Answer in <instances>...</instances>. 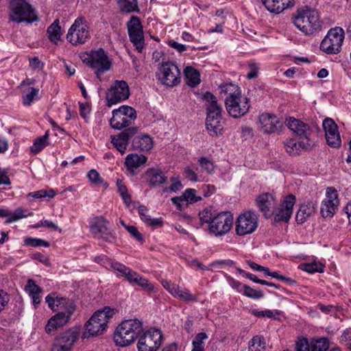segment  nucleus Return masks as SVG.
<instances>
[{
	"label": "nucleus",
	"mask_w": 351,
	"mask_h": 351,
	"mask_svg": "<svg viewBox=\"0 0 351 351\" xmlns=\"http://www.w3.org/2000/svg\"><path fill=\"white\" fill-rule=\"evenodd\" d=\"M328 145L332 147H338L341 144L338 127L333 119L326 118L322 123Z\"/></svg>",
	"instance_id": "4be33fe9"
},
{
	"label": "nucleus",
	"mask_w": 351,
	"mask_h": 351,
	"mask_svg": "<svg viewBox=\"0 0 351 351\" xmlns=\"http://www.w3.org/2000/svg\"><path fill=\"white\" fill-rule=\"evenodd\" d=\"M9 300L10 297L8 293L3 290H0V312L4 309Z\"/></svg>",
	"instance_id": "69168bd1"
},
{
	"label": "nucleus",
	"mask_w": 351,
	"mask_h": 351,
	"mask_svg": "<svg viewBox=\"0 0 351 351\" xmlns=\"http://www.w3.org/2000/svg\"><path fill=\"white\" fill-rule=\"evenodd\" d=\"M186 84L191 87H195L200 83L199 73L191 66H186L184 71Z\"/></svg>",
	"instance_id": "72a5a7b5"
},
{
	"label": "nucleus",
	"mask_w": 351,
	"mask_h": 351,
	"mask_svg": "<svg viewBox=\"0 0 351 351\" xmlns=\"http://www.w3.org/2000/svg\"><path fill=\"white\" fill-rule=\"evenodd\" d=\"M24 243L25 245L31 247L44 246L45 247H48L49 246V243L48 241L41 239L32 237H25L24 239Z\"/></svg>",
	"instance_id": "8fccbe9b"
},
{
	"label": "nucleus",
	"mask_w": 351,
	"mask_h": 351,
	"mask_svg": "<svg viewBox=\"0 0 351 351\" xmlns=\"http://www.w3.org/2000/svg\"><path fill=\"white\" fill-rule=\"evenodd\" d=\"M171 181L172 182L170 187L169 188H164L163 192H173L176 193L177 191H180L182 188V184L181 183V181L177 178H171Z\"/></svg>",
	"instance_id": "bf43d9fd"
},
{
	"label": "nucleus",
	"mask_w": 351,
	"mask_h": 351,
	"mask_svg": "<svg viewBox=\"0 0 351 351\" xmlns=\"http://www.w3.org/2000/svg\"><path fill=\"white\" fill-rule=\"evenodd\" d=\"M45 302L47 303L49 308L53 311L62 310L73 314L75 311V305L72 300L66 298L60 297L56 292L48 294L45 298Z\"/></svg>",
	"instance_id": "6ab92c4d"
},
{
	"label": "nucleus",
	"mask_w": 351,
	"mask_h": 351,
	"mask_svg": "<svg viewBox=\"0 0 351 351\" xmlns=\"http://www.w3.org/2000/svg\"><path fill=\"white\" fill-rule=\"evenodd\" d=\"M48 132H47L43 136L36 138L30 147V152L34 154H37L41 152L47 145V140L48 138Z\"/></svg>",
	"instance_id": "79ce46f5"
},
{
	"label": "nucleus",
	"mask_w": 351,
	"mask_h": 351,
	"mask_svg": "<svg viewBox=\"0 0 351 351\" xmlns=\"http://www.w3.org/2000/svg\"><path fill=\"white\" fill-rule=\"evenodd\" d=\"M130 88L124 80H115L106 93V105L111 107L128 99L130 97Z\"/></svg>",
	"instance_id": "9b49d317"
},
{
	"label": "nucleus",
	"mask_w": 351,
	"mask_h": 351,
	"mask_svg": "<svg viewBox=\"0 0 351 351\" xmlns=\"http://www.w3.org/2000/svg\"><path fill=\"white\" fill-rule=\"evenodd\" d=\"M80 331L76 328H71L60 332L53 340L51 351H71L75 343L78 339Z\"/></svg>",
	"instance_id": "ddd939ff"
},
{
	"label": "nucleus",
	"mask_w": 351,
	"mask_h": 351,
	"mask_svg": "<svg viewBox=\"0 0 351 351\" xmlns=\"http://www.w3.org/2000/svg\"><path fill=\"white\" fill-rule=\"evenodd\" d=\"M339 205L337 191L333 187H328L326 191V197L322 200L320 213L324 218H332Z\"/></svg>",
	"instance_id": "f3484780"
},
{
	"label": "nucleus",
	"mask_w": 351,
	"mask_h": 351,
	"mask_svg": "<svg viewBox=\"0 0 351 351\" xmlns=\"http://www.w3.org/2000/svg\"><path fill=\"white\" fill-rule=\"evenodd\" d=\"M129 269V267L118 262H114V263L113 264V267L112 268V269H114L116 271H117L119 276H125V274H127V272Z\"/></svg>",
	"instance_id": "0e129e2a"
},
{
	"label": "nucleus",
	"mask_w": 351,
	"mask_h": 351,
	"mask_svg": "<svg viewBox=\"0 0 351 351\" xmlns=\"http://www.w3.org/2000/svg\"><path fill=\"white\" fill-rule=\"evenodd\" d=\"M116 310L105 306L94 313L85 324L83 338H89L102 334L108 328V324L115 314Z\"/></svg>",
	"instance_id": "7ed1b4c3"
},
{
	"label": "nucleus",
	"mask_w": 351,
	"mask_h": 351,
	"mask_svg": "<svg viewBox=\"0 0 351 351\" xmlns=\"http://www.w3.org/2000/svg\"><path fill=\"white\" fill-rule=\"evenodd\" d=\"M112 113L110 125L116 130H121L130 125L136 119L135 109L128 106H121L113 110Z\"/></svg>",
	"instance_id": "9d476101"
},
{
	"label": "nucleus",
	"mask_w": 351,
	"mask_h": 351,
	"mask_svg": "<svg viewBox=\"0 0 351 351\" xmlns=\"http://www.w3.org/2000/svg\"><path fill=\"white\" fill-rule=\"evenodd\" d=\"M117 184L118 187V191L121 196L124 203L127 205V206H129V205L131 204L132 198L130 195L128 193V189L125 185L121 180H117Z\"/></svg>",
	"instance_id": "09e8293b"
},
{
	"label": "nucleus",
	"mask_w": 351,
	"mask_h": 351,
	"mask_svg": "<svg viewBox=\"0 0 351 351\" xmlns=\"http://www.w3.org/2000/svg\"><path fill=\"white\" fill-rule=\"evenodd\" d=\"M310 342L306 338H300L295 343V351H310Z\"/></svg>",
	"instance_id": "4d7b16f0"
},
{
	"label": "nucleus",
	"mask_w": 351,
	"mask_h": 351,
	"mask_svg": "<svg viewBox=\"0 0 351 351\" xmlns=\"http://www.w3.org/2000/svg\"><path fill=\"white\" fill-rule=\"evenodd\" d=\"M90 37V27L84 16H80L75 19L66 36L68 42L73 46L85 44Z\"/></svg>",
	"instance_id": "0eeeda50"
},
{
	"label": "nucleus",
	"mask_w": 351,
	"mask_h": 351,
	"mask_svg": "<svg viewBox=\"0 0 351 351\" xmlns=\"http://www.w3.org/2000/svg\"><path fill=\"white\" fill-rule=\"evenodd\" d=\"M310 351H326L329 348L327 338L313 339L310 341Z\"/></svg>",
	"instance_id": "a19ab883"
},
{
	"label": "nucleus",
	"mask_w": 351,
	"mask_h": 351,
	"mask_svg": "<svg viewBox=\"0 0 351 351\" xmlns=\"http://www.w3.org/2000/svg\"><path fill=\"white\" fill-rule=\"evenodd\" d=\"M163 341L162 331L158 328H150L139 338L138 351H157Z\"/></svg>",
	"instance_id": "f8f14e48"
},
{
	"label": "nucleus",
	"mask_w": 351,
	"mask_h": 351,
	"mask_svg": "<svg viewBox=\"0 0 351 351\" xmlns=\"http://www.w3.org/2000/svg\"><path fill=\"white\" fill-rule=\"evenodd\" d=\"M258 227V217L252 211H247L239 215L235 230L239 236H245L254 232Z\"/></svg>",
	"instance_id": "2eb2a0df"
},
{
	"label": "nucleus",
	"mask_w": 351,
	"mask_h": 351,
	"mask_svg": "<svg viewBox=\"0 0 351 351\" xmlns=\"http://www.w3.org/2000/svg\"><path fill=\"white\" fill-rule=\"evenodd\" d=\"M248 66L250 71L247 74V77L248 79H253L257 77L259 71L258 64L254 62H250Z\"/></svg>",
	"instance_id": "680f3d73"
},
{
	"label": "nucleus",
	"mask_w": 351,
	"mask_h": 351,
	"mask_svg": "<svg viewBox=\"0 0 351 351\" xmlns=\"http://www.w3.org/2000/svg\"><path fill=\"white\" fill-rule=\"evenodd\" d=\"M214 216L210 210L204 209L199 213V219L202 223L210 225V221L214 219Z\"/></svg>",
	"instance_id": "13d9d810"
},
{
	"label": "nucleus",
	"mask_w": 351,
	"mask_h": 351,
	"mask_svg": "<svg viewBox=\"0 0 351 351\" xmlns=\"http://www.w3.org/2000/svg\"><path fill=\"white\" fill-rule=\"evenodd\" d=\"M48 38L49 40L55 44L60 40L61 37V27L59 25V20L56 19L47 28Z\"/></svg>",
	"instance_id": "c9c22d12"
},
{
	"label": "nucleus",
	"mask_w": 351,
	"mask_h": 351,
	"mask_svg": "<svg viewBox=\"0 0 351 351\" xmlns=\"http://www.w3.org/2000/svg\"><path fill=\"white\" fill-rule=\"evenodd\" d=\"M8 16L10 21L18 24L38 21L34 8L27 0H9Z\"/></svg>",
	"instance_id": "20e7f679"
},
{
	"label": "nucleus",
	"mask_w": 351,
	"mask_h": 351,
	"mask_svg": "<svg viewBox=\"0 0 351 351\" xmlns=\"http://www.w3.org/2000/svg\"><path fill=\"white\" fill-rule=\"evenodd\" d=\"M97 239H101L108 243H114L116 241L117 237L115 234L110 231L106 226L105 230H103V232H101Z\"/></svg>",
	"instance_id": "6e6d98bb"
},
{
	"label": "nucleus",
	"mask_w": 351,
	"mask_h": 351,
	"mask_svg": "<svg viewBox=\"0 0 351 351\" xmlns=\"http://www.w3.org/2000/svg\"><path fill=\"white\" fill-rule=\"evenodd\" d=\"M266 342L261 336H255L249 343V351H265Z\"/></svg>",
	"instance_id": "37998d69"
},
{
	"label": "nucleus",
	"mask_w": 351,
	"mask_h": 351,
	"mask_svg": "<svg viewBox=\"0 0 351 351\" xmlns=\"http://www.w3.org/2000/svg\"><path fill=\"white\" fill-rule=\"evenodd\" d=\"M242 293L252 299H259L263 297V293L261 291L254 289L247 285L245 286Z\"/></svg>",
	"instance_id": "603ef678"
},
{
	"label": "nucleus",
	"mask_w": 351,
	"mask_h": 351,
	"mask_svg": "<svg viewBox=\"0 0 351 351\" xmlns=\"http://www.w3.org/2000/svg\"><path fill=\"white\" fill-rule=\"evenodd\" d=\"M230 285L234 289H236L238 292H243L245 285H243L238 280H234L232 278H230L228 280Z\"/></svg>",
	"instance_id": "338daca9"
},
{
	"label": "nucleus",
	"mask_w": 351,
	"mask_h": 351,
	"mask_svg": "<svg viewBox=\"0 0 351 351\" xmlns=\"http://www.w3.org/2000/svg\"><path fill=\"white\" fill-rule=\"evenodd\" d=\"M225 105L228 114L234 118L243 117L250 107L249 99L241 95L236 99H225Z\"/></svg>",
	"instance_id": "a211bd4d"
},
{
	"label": "nucleus",
	"mask_w": 351,
	"mask_h": 351,
	"mask_svg": "<svg viewBox=\"0 0 351 351\" xmlns=\"http://www.w3.org/2000/svg\"><path fill=\"white\" fill-rule=\"evenodd\" d=\"M108 221L104 217H99L97 221L90 226V230L95 238H97L99 235L105 230Z\"/></svg>",
	"instance_id": "ea45409f"
},
{
	"label": "nucleus",
	"mask_w": 351,
	"mask_h": 351,
	"mask_svg": "<svg viewBox=\"0 0 351 351\" xmlns=\"http://www.w3.org/2000/svg\"><path fill=\"white\" fill-rule=\"evenodd\" d=\"M265 8L271 13L279 14L294 5V0H261Z\"/></svg>",
	"instance_id": "cd10ccee"
},
{
	"label": "nucleus",
	"mask_w": 351,
	"mask_h": 351,
	"mask_svg": "<svg viewBox=\"0 0 351 351\" xmlns=\"http://www.w3.org/2000/svg\"><path fill=\"white\" fill-rule=\"evenodd\" d=\"M154 142L152 138L147 134H140L135 136L132 141L134 149L142 152H148L153 147Z\"/></svg>",
	"instance_id": "2f4dec72"
},
{
	"label": "nucleus",
	"mask_w": 351,
	"mask_h": 351,
	"mask_svg": "<svg viewBox=\"0 0 351 351\" xmlns=\"http://www.w3.org/2000/svg\"><path fill=\"white\" fill-rule=\"evenodd\" d=\"M293 25L305 36H312L322 29L319 12L308 6L298 8L293 14Z\"/></svg>",
	"instance_id": "f257e3e1"
},
{
	"label": "nucleus",
	"mask_w": 351,
	"mask_h": 351,
	"mask_svg": "<svg viewBox=\"0 0 351 351\" xmlns=\"http://www.w3.org/2000/svg\"><path fill=\"white\" fill-rule=\"evenodd\" d=\"M87 176L89 180L93 184H100L103 183V179L100 177L99 173L95 169L89 171Z\"/></svg>",
	"instance_id": "052dcab7"
},
{
	"label": "nucleus",
	"mask_w": 351,
	"mask_h": 351,
	"mask_svg": "<svg viewBox=\"0 0 351 351\" xmlns=\"http://www.w3.org/2000/svg\"><path fill=\"white\" fill-rule=\"evenodd\" d=\"M221 90L228 95L225 99H236L241 95L240 88L233 83L226 84L221 86Z\"/></svg>",
	"instance_id": "e433bc0d"
},
{
	"label": "nucleus",
	"mask_w": 351,
	"mask_h": 351,
	"mask_svg": "<svg viewBox=\"0 0 351 351\" xmlns=\"http://www.w3.org/2000/svg\"><path fill=\"white\" fill-rule=\"evenodd\" d=\"M344 35V31L340 27L330 29L320 44V49L328 54L339 53L341 50Z\"/></svg>",
	"instance_id": "6e6552de"
},
{
	"label": "nucleus",
	"mask_w": 351,
	"mask_h": 351,
	"mask_svg": "<svg viewBox=\"0 0 351 351\" xmlns=\"http://www.w3.org/2000/svg\"><path fill=\"white\" fill-rule=\"evenodd\" d=\"M287 126L295 133L300 140H305L307 142H313L311 140V136L313 128L307 123L293 117H289L286 119ZM316 130L317 127H314Z\"/></svg>",
	"instance_id": "aec40b11"
},
{
	"label": "nucleus",
	"mask_w": 351,
	"mask_h": 351,
	"mask_svg": "<svg viewBox=\"0 0 351 351\" xmlns=\"http://www.w3.org/2000/svg\"><path fill=\"white\" fill-rule=\"evenodd\" d=\"M121 12L131 13L139 12L137 0H117Z\"/></svg>",
	"instance_id": "f704fd0d"
},
{
	"label": "nucleus",
	"mask_w": 351,
	"mask_h": 351,
	"mask_svg": "<svg viewBox=\"0 0 351 351\" xmlns=\"http://www.w3.org/2000/svg\"><path fill=\"white\" fill-rule=\"evenodd\" d=\"M32 215V212H28L21 207H19L14 212L10 211V217L6 219L5 223H10Z\"/></svg>",
	"instance_id": "4c0bfd02"
},
{
	"label": "nucleus",
	"mask_w": 351,
	"mask_h": 351,
	"mask_svg": "<svg viewBox=\"0 0 351 351\" xmlns=\"http://www.w3.org/2000/svg\"><path fill=\"white\" fill-rule=\"evenodd\" d=\"M127 27L130 42L138 52H142L144 48V32L140 19L132 16L127 23Z\"/></svg>",
	"instance_id": "dca6fc26"
},
{
	"label": "nucleus",
	"mask_w": 351,
	"mask_h": 351,
	"mask_svg": "<svg viewBox=\"0 0 351 351\" xmlns=\"http://www.w3.org/2000/svg\"><path fill=\"white\" fill-rule=\"evenodd\" d=\"M323 265L322 264H318L317 263H306L303 265V270L309 273L313 274L315 272H322L323 271Z\"/></svg>",
	"instance_id": "5fc2aeb1"
},
{
	"label": "nucleus",
	"mask_w": 351,
	"mask_h": 351,
	"mask_svg": "<svg viewBox=\"0 0 351 351\" xmlns=\"http://www.w3.org/2000/svg\"><path fill=\"white\" fill-rule=\"evenodd\" d=\"M198 163L202 170L208 174H213L215 171L214 162L206 157H200L198 159Z\"/></svg>",
	"instance_id": "49530a36"
},
{
	"label": "nucleus",
	"mask_w": 351,
	"mask_h": 351,
	"mask_svg": "<svg viewBox=\"0 0 351 351\" xmlns=\"http://www.w3.org/2000/svg\"><path fill=\"white\" fill-rule=\"evenodd\" d=\"M39 89L31 87L23 94V104L25 106H29L33 101L37 97Z\"/></svg>",
	"instance_id": "c03bdc74"
},
{
	"label": "nucleus",
	"mask_w": 351,
	"mask_h": 351,
	"mask_svg": "<svg viewBox=\"0 0 351 351\" xmlns=\"http://www.w3.org/2000/svg\"><path fill=\"white\" fill-rule=\"evenodd\" d=\"M256 203L259 210L263 213L266 218H269L272 215L273 211L271 209L276 205L275 197L269 193L258 195L256 199Z\"/></svg>",
	"instance_id": "393cba45"
},
{
	"label": "nucleus",
	"mask_w": 351,
	"mask_h": 351,
	"mask_svg": "<svg viewBox=\"0 0 351 351\" xmlns=\"http://www.w3.org/2000/svg\"><path fill=\"white\" fill-rule=\"evenodd\" d=\"M196 190L193 189H187L182 194L184 202L189 204L197 202L202 199L200 196L196 195Z\"/></svg>",
	"instance_id": "de8ad7c7"
},
{
	"label": "nucleus",
	"mask_w": 351,
	"mask_h": 351,
	"mask_svg": "<svg viewBox=\"0 0 351 351\" xmlns=\"http://www.w3.org/2000/svg\"><path fill=\"white\" fill-rule=\"evenodd\" d=\"M204 99L208 103L206 107V129L210 135L217 136L221 134L223 130L221 122L222 108L217 104L215 96L211 93L206 92L204 95Z\"/></svg>",
	"instance_id": "39448f33"
},
{
	"label": "nucleus",
	"mask_w": 351,
	"mask_h": 351,
	"mask_svg": "<svg viewBox=\"0 0 351 351\" xmlns=\"http://www.w3.org/2000/svg\"><path fill=\"white\" fill-rule=\"evenodd\" d=\"M136 128H129L124 130L117 136H111V143L113 146L121 154H125L130 139L136 133Z\"/></svg>",
	"instance_id": "b1692460"
},
{
	"label": "nucleus",
	"mask_w": 351,
	"mask_h": 351,
	"mask_svg": "<svg viewBox=\"0 0 351 351\" xmlns=\"http://www.w3.org/2000/svg\"><path fill=\"white\" fill-rule=\"evenodd\" d=\"M162 285L172 295L175 293V291L178 286V285L171 283V282L167 281V280H162Z\"/></svg>",
	"instance_id": "774afa93"
},
{
	"label": "nucleus",
	"mask_w": 351,
	"mask_h": 351,
	"mask_svg": "<svg viewBox=\"0 0 351 351\" xmlns=\"http://www.w3.org/2000/svg\"><path fill=\"white\" fill-rule=\"evenodd\" d=\"M143 332V323L137 319L123 320L115 329L113 339L115 344L125 347L133 343Z\"/></svg>",
	"instance_id": "f03ea898"
},
{
	"label": "nucleus",
	"mask_w": 351,
	"mask_h": 351,
	"mask_svg": "<svg viewBox=\"0 0 351 351\" xmlns=\"http://www.w3.org/2000/svg\"><path fill=\"white\" fill-rule=\"evenodd\" d=\"M133 283L138 285L147 291H152L154 290V285L138 274V277H136Z\"/></svg>",
	"instance_id": "864d4df0"
},
{
	"label": "nucleus",
	"mask_w": 351,
	"mask_h": 351,
	"mask_svg": "<svg viewBox=\"0 0 351 351\" xmlns=\"http://www.w3.org/2000/svg\"><path fill=\"white\" fill-rule=\"evenodd\" d=\"M93 261L104 266L108 269H111L113 267V264L114 263L111 259L108 258L107 256L104 254H101L99 256H95Z\"/></svg>",
	"instance_id": "3c124183"
},
{
	"label": "nucleus",
	"mask_w": 351,
	"mask_h": 351,
	"mask_svg": "<svg viewBox=\"0 0 351 351\" xmlns=\"http://www.w3.org/2000/svg\"><path fill=\"white\" fill-rule=\"evenodd\" d=\"M313 145V142H307L303 140L297 141L294 138H287L284 142L285 150L290 156L298 155L302 150L308 149L311 148Z\"/></svg>",
	"instance_id": "bb28decb"
},
{
	"label": "nucleus",
	"mask_w": 351,
	"mask_h": 351,
	"mask_svg": "<svg viewBox=\"0 0 351 351\" xmlns=\"http://www.w3.org/2000/svg\"><path fill=\"white\" fill-rule=\"evenodd\" d=\"M173 296L186 302H195L197 300L196 297L191 294L188 289H182L180 286H178Z\"/></svg>",
	"instance_id": "58836bf2"
},
{
	"label": "nucleus",
	"mask_w": 351,
	"mask_h": 351,
	"mask_svg": "<svg viewBox=\"0 0 351 351\" xmlns=\"http://www.w3.org/2000/svg\"><path fill=\"white\" fill-rule=\"evenodd\" d=\"M259 123L261 130L265 134L278 132L282 127V123L278 118L269 113H263L259 116Z\"/></svg>",
	"instance_id": "5701e85b"
},
{
	"label": "nucleus",
	"mask_w": 351,
	"mask_h": 351,
	"mask_svg": "<svg viewBox=\"0 0 351 351\" xmlns=\"http://www.w3.org/2000/svg\"><path fill=\"white\" fill-rule=\"evenodd\" d=\"M316 210L317 205L313 201H307L302 204L296 213V221L300 224L304 223L308 218L315 213Z\"/></svg>",
	"instance_id": "c85d7f7f"
},
{
	"label": "nucleus",
	"mask_w": 351,
	"mask_h": 351,
	"mask_svg": "<svg viewBox=\"0 0 351 351\" xmlns=\"http://www.w3.org/2000/svg\"><path fill=\"white\" fill-rule=\"evenodd\" d=\"M126 230L137 241L141 243H143L145 239L142 234L139 232L137 228L134 226H130V227H126Z\"/></svg>",
	"instance_id": "e2e57ef3"
},
{
	"label": "nucleus",
	"mask_w": 351,
	"mask_h": 351,
	"mask_svg": "<svg viewBox=\"0 0 351 351\" xmlns=\"http://www.w3.org/2000/svg\"><path fill=\"white\" fill-rule=\"evenodd\" d=\"M208 338L206 332H199L196 335L195 339L192 341V351H204V341Z\"/></svg>",
	"instance_id": "a18cd8bd"
},
{
	"label": "nucleus",
	"mask_w": 351,
	"mask_h": 351,
	"mask_svg": "<svg viewBox=\"0 0 351 351\" xmlns=\"http://www.w3.org/2000/svg\"><path fill=\"white\" fill-rule=\"evenodd\" d=\"M25 291L32 299L34 307L36 308L40 304V294L43 289L36 284L35 280L28 279L25 287Z\"/></svg>",
	"instance_id": "7c9ffc66"
},
{
	"label": "nucleus",
	"mask_w": 351,
	"mask_h": 351,
	"mask_svg": "<svg viewBox=\"0 0 351 351\" xmlns=\"http://www.w3.org/2000/svg\"><path fill=\"white\" fill-rule=\"evenodd\" d=\"M83 62L88 65L95 72L97 77L101 80V75L110 70L112 62L105 51L100 48L92 50L81 56Z\"/></svg>",
	"instance_id": "423d86ee"
},
{
	"label": "nucleus",
	"mask_w": 351,
	"mask_h": 351,
	"mask_svg": "<svg viewBox=\"0 0 351 351\" xmlns=\"http://www.w3.org/2000/svg\"><path fill=\"white\" fill-rule=\"evenodd\" d=\"M145 178L151 186H158L167 180L165 174L159 169L151 168L147 170Z\"/></svg>",
	"instance_id": "c756f323"
},
{
	"label": "nucleus",
	"mask_w": 351,
	"mask_h": 351,
	"mask_svg": "<svg viewBox=\"0 0 351 351\" xmlns=\"http://www.w3.org/2000/svg\"><path fill=\"white\" fill-rule=\"evenodd\" d=\"M158 80L167 86H175L180 82V71L173 62L164 61L158 65Z\"/></svg>",
	"instance_id": "1a4fd4ad"
},
{
	"label": "nucleus",
	"mask_w": 351,
	"mask_h": 351,
	"mask_svg": "<svg viewBox=\"0 0 351 351\" xmlns=\"http://www.w3.org/2000/svg\"><path fill=\"white\" fill-rule=\"evenodd\" d=\"M147 160V158L136 154H128L125 158V165L128 171L134 173L135 169L143 165Z\"/></svg>",
	"instance_id": "473e14b6"
},
{
	"label": "nucleus",
	"mask_w": 351,
	"mask_h": 351,
	"mask_svg": "<svg viewBox=\"0 0 351 351\" xmlns=\"http://www.w3.org/2000/svg\"><path fill=\"white\" fill-rule=\"evenodd\" d=\"M232 223V214L230 212H221L214 216L208 226V230L216 237L222 236L230 230Z\"/></svg>",
	"instance_id": "4468645a"
},
{
	"label": "nucleus",
	"mask_w": 351,
	"mask_h": 351,
	"mask_svg": "<svg viewBox=\"0 0 351 351\" xmlns=\"http://www.w3.org/2000/svg\"><path fill=\"white\" fill-rule=\"evenodd\" d=\"M71 315L72 314L66 312H58L48 320L45 326V332L49 335L64 326L69 322Z\"/></svg>",
	"instance_id": "a878e982"
},
{
	"label": "nucleus",
	"mask_w": 351,
	"mask_h": 351,
	"mask_svg": "<svg viewBox=\"0 0 351 351\" xmlns=\"http://www.w3.org/2000/svg\"><path fill=\"white\" fill-rule=\"evenodd\" d=\"M295 196L289 194L286 195L282 200L279 208L276 210L274 221L276 222H288L293 214V206L295 204Z\"/></svg>",
	"instance_id": "412c9836"
}]
</instances>
